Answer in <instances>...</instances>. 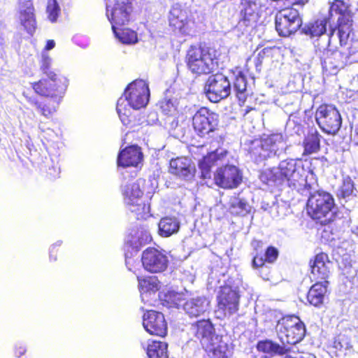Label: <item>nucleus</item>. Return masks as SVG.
I'll return each mask as SVG.
<instances>
[{"instance_id": "a18cd8bd", "label": "nucleus", "mask_w": 358, "mask_h": 358, "mask_svg": "<svg viewBox=\"0 0 358 358\" xmlns=\"http://www.w3.org/2000/svg\"><path fill=\"white\" fill-rule=\"evenodd\" d=\"M46 12L50 22H55L57 20L60 13V8L57 0H48Z\"/></svg>"}, {"instance_id": "b1692460", "label": "nucleus", "mask_w": 358, "mask_h": 358, "mask_svg": "<svg viewBox=\"0 0 358 358\" xmlns=\"http://www.w3.org/2000/svg\"><path fill=\"white\" fill-rule=\"evenodd\" d=\"M169 171L178 178L190 179L194 177L196 169L191 159L181 156L170 160Z\"/></svg>"}, {"instance_id": "c85d7f7f", "label": "nucleus", "mask_w": 358, "mask_h": 358, "mask_svg": "<svg viewBox=\"0 0 358 358\" xmlns=\"http://www.w3.org/2000/svg\"><path fill=\"white\" fill-rule=\"evenodd\" d=\"M231 71L235 76L234 87L236 92V96L238 97L239 105L242 106L245 104L246 100V77L243 71L239 67H235L234 69H232Z\"/></svg>"}, {"instance_id": "0eeeda50", "label": "nucleus", "mask_w": 358, "mask_h": 358, "mask_svg": "<svg viewBox=\"0 0 358 358\" xmlns=\"http://www.w3.org/2000/svg\"><path fill=\"white\" fill-rule=\"evenodd\" d=\"M275 24L278 34L288 37L294 34L301 27L303 20L298 10L292 7L285 8L277 12Z\"/></svg>"}, {"instance_id": "412c9836", "label": "nucleus", "mask_w": 358, "mask_h": 358, "mask_svg": "<svg viewBox=\"0 0 358 358\" xmlns=\"http://www.w3.org/2000/svg\"><path fill=\"white\" fill-rule=\"evenodd\" d=\"M143 326L150 335L159 337H165L167 335V322L160 312L147 310L143 316Z\"/></svg>"}, {"instance_id": "c9c22d12", "label": "nucleus", "mask_w": 358, "mask_h": 358, "mask_svg": "<svg viewBox=\"0 0 358 358\" xmlns=\"http://www.w3.org/2000/svg\"><path fill=\"white\" fill-rule=\"evenodd\" d=\"M158 226L159 234L169 237L179 230L180 223L176 217H165L160 220Z\"/></svg>"}, {"instance_id": "bb28decb", "label": "nucleus", "mask_w": 358, "mask_h": 358, "mask_svg": "<svg viewBox=\"0 0 358 358\" xmlns=\"http://www.w3.org/2000/svg\"><path fill=\"white\" fill-rule=\"evenodd\" d=\"M352 62L350 60L348 55L341 51H328L323 58L322 64L324 67H332L336 69L343 67Z\"/></svg>"}, {"instance_id": "3c124183", "label": "nucleus", "mask_w": 358, "mask_h": 358, "mask_svg": "<svg viewBox=\"0 0 358 358\" xmlns=\"http://www.w3.org/2000/svg\"><path fill=\"white\" fill-rule=\"evenodd\" d=\"M210 152H214L211 157L215 159V163L218 161L223 160L228 155L229 152L227 150H221L216 149L215 150L211 151Z\"/></svg>"}, {"instance_id": "603ef678", "label": "nucleus", "mask_w": 358, "mask_h": 358, "mask_svg": "<svg viewBox=\"0 0 358 358\" xmlns=\"http://www.w3.org/2000/svg\"><path fill=\"white\" fill-rule=\"evenodd\" d=\"M60 245L54 244L52 245L50 250V261L55 262L57 259V255L60 252Z\"/></svg>"}, {"instance_id": "79ce46f5", "label": "nucleus", "mask_w": 358, "mask_h": 358, "mask_svg": "<svg viewBox=\"0 0 358 358\" xmlns=\"http://www.w3.org/2000/svg\"><path fill=\"white\" fill-rule=\"evenodd\" d=\"M116 110L122 123L127 127H132L134 120L131 110L126 107L121 99H119L117 102Z\"/></svg>"}, {"instance_id": "423d86ee", "label": "nucleus", "mask_w": 358, "mask_h": 358, "mask_svg": "<svg viewBox=\"0 0 358 358\" xmlns=\"http://www.w3.org/2000/svg\"><path fill=\"white\" fill-rule=\"evenodd\" d=\"M334 206V199L330 193L316 191L308 197L306 208L311 218L327 224L329 221L326 217L331 212Z\"/></svg>"}, {"instance_id": "cd10ccee", "label": "nucleus", "mask_w": 358, "mask_h": 358, "mask_svg": "<svg viewBox=\"0 0 358 358\" xmlns=\"http://www.w3.org/2000/svg\"><path fill=\"white\" fill-rule=\"evenodd\" d=\"M328 284L323 282L316 281L313 284L307 294V301L308 303L315 307H320L323 303Z\"/></svg>"}, {"instance_id": "a211bd4d", "label": "nucleus", "mask_w": 358, "mask_h": 358, "mask_svg": "<svg viewBox=\"0 0 358 358\" xmlns=\"http://www.w3.org/2000/svg\"><path fill=\"white\" fill-rule=\"evenodd\" d=\"M189 332L195 341H199L203 348L212 347L214 338H218L210 319H201L192 322Z\"/></svg>"}, {"instance_id": "ddd939ff", "label": "nucleus", "mask_w": 358, "mask_h": 358, "mask_svg": "<svg viewBox=\"0 0 358 358\" xmlns=\"http://www.w3.org/2000/svg\"><path fill=\"white\" fill-rule=\"evenodd\" d=\"M214 184L220 188L232 189L243 181L242 171L235 165L225 164L217 167L213 173Z\"/></svg>"}, {"instance_id": "37998d69", "label": "nucleus", "mask_w": 358, "mask_h": 358, "mask_svg": "<svg viewBox=\"0 0 358 358\" xmlns=\"http://www.w3.org/2000/svg\"><path fill=\"white\" fill-rule=\"evenodd\" d=\"M333 346L334 348L340 351L352 348V340L350 335L346 333V331L345 332L339 333L335 337Z\"/></svg>"}, {"instance_id": "6e6552de", "label": "nucleus", "mask_w": 358, "mask_h": 358, "mask_svg": "<svg viewBox=\"0 0 358 358\" xmlns=\"http://www.w3.org/2000/svg\"><path fill=\"white\" fill-rule=\"evenodd\" d=\"M315 120L322 131L335 134L340 129L342 117L336 107L333 104L322 103L315 111Z\"/></svg>"}, {"instance_id": "c03bdc74", "label": "nucleus", "mask_w": 358, "mask_h": 358, "mask_svg": "<svg viewBox=\"0 0 358 358\" xmlns=\"http://www.w3.org/2000/svg\"><path fill=\"white\" fill-rule=\"evenodd\" d=\"M210 352V358H228L229 357V345L223 341H220L217 346L213 345L208 348H205Z\"/></svg>"}, {"instance_id": "6ab92c4d", "label": "nucleus", "mask_w": 358, "mask_h": 358, "mask_svg": "<svg viewBox=\"0 0 358 358\" xmlns=\"http://www.w3.org/2000/svg\"><path fill=\"white\" fill-rule=\"evenodd\" d=\"M169 24L172 31L180 36H189L194 32L195 21L186 10L173 7L169 15Z\"/></svg>"}, {"instance_id": "f8f14e48", "label": "nucleus", "mask_w": 358, "mask_h": 358, "mask_svg": "<svg viewBox=\"0 0 358 358\" xmlns=\"http://www.w3.org/2000/svg\"><path fill=\"white\" fill-rule=\"evenodd\" d=\"M240 297L237 289L231 285L220 286L216 296L217 311L224 317L234 315L239 310Z\"/></svg>"}, {"instance_id": "dca6fc26", "label": "nucleus", "mask_w": 358, "mask_h": 358, "mask_svg": "<svg viewBox=\"0 0 358 358\" xmlns=\"http://www.w3.org/2000/svg\"><path fill=\"white\" fill-rule=\"evenodd\" d=\"M205 92L211 102L217 103L229 96L231 93L230 81L222 73L210 76L206 82Z\"/></svg>"}, {"instance_id": "de8ad7c7", "label": "nucleus", "mask_w": 358, "mask_h": 358, "mask_svg": "<svg viewBox=\"0 0 358 358\" xmlns=\"http://www.w3.org/2000/svg\"><path fill=\"white\" fill-rule=\"evenodd\" d=\"M354 191L353 182L348 180H344L339 189V197L346 198L352 194Z\"/></svg>"}, {"instance_id": "13d9d810", "label": "nucleus", "mask_w": 358, "mask_h": 358, "mask_svg": "<svg viewBox=\"0 0 358 358\" xmlns=\"http://www.w3.org/2000/svg\"><path fill=\"white\" fill-rule=\"evenodd\" d=\"M260 358H270V357H266V356H262V357H260Z\"/></svg>"}, {"instance_id": "7ed1b4c3", "label": "nucleus", "mask_w": 358, "mask_h": 358, "mask_svg": "<svg viewBox=\"0 0 358 358\" xmlns=\"http://www.w3.org/2000/svg\"><path fill=\"white\" fill-rule=\"evenodd\" d=\"M143 182L141 179L127 182L122 190L125 203L137 220H146L151 216L150 204L144 196L142 187Z\"/></svg>"}, {"instance_id": "ea45409f", "label": "nucleus", "mask_w": 358, "mask_h": 358, "mask_svg": "<svg viewBox=\"0 0 358 358\" xmlns=\"http://www.w3.org/2000/svg\"><path fill=\"white\" fill-rule=\"evenodd\" d=\"M138 287L145 292H157L159 288V282L155 276L141 277L137 276Z\"/></svg>"}, {"instance_id": "4d7b16f0", "label": "nucleus", "mask_w": 358, "mask_h": 358, "mask_svg": "<svg viewBox=\"0 0 358 358\" xmlns=\"http://www.w3.org/2000/svg\"><path fill=\"white\" fill-rule=\"evenodd\" d=\"M255 110V108L251 107V106H247V108L245 109V112L243 113V115H246L248 113H249L250 111Z\"/></svg>"}, {"instance_id": "1a4fd4ad", "label": "nucleus", "mask_w": 358, "mask_h": 358, "mask_svg": "<svg viewBox=\"0 0 358 358\" xmlns=\"http://www.w3.org/2000/svg\"><path fill=\"white\" fill-rule=\"evenodd\" d=\"M283 143L280 134H271L265 138L255 139L250 147V153L257 162H261L275 155L278 150V145Z\"/></svg>"}, {"instance_id": "4c0bfd02", "label": "nucleus", "mask_w": 358, "mask_h": 358, "mask_svg": "<svg viewBox=\"0 0 358 358\" xmlns=\"http://www.w3.org/2000/svg\"><path fill=\"white\" fill-rule=\"evenodd\" d=\"M213 153L214 152H208L198 163V166L201 172V178L202 179L211 178V169L216 164L215 159L211 157Z\"/></svg>"}, {"instance_id": "4be33fe9", "label": "nucleus", "mask_w": 358, "mask_h": 358, "mask_svg": "<svg viewBox=\"0 0 358 358\" xmlns=\"http://www.w3.org/2000/svg\"><path fill=\"white\" fill-rule=\"evenodd\" d=\"M17 4L20 24L30 36H33L37 27L34 2L32 0H18Z\"/></svg>"}, {"instance_id": "2f4dec72", "label": "nucleus", "mask_w": 358, "mask_h": 358, "mask_svg": "<svg viewBox=\"0 0 358 358\" xmlns=\"http://www.w3.org/2000/svg\"><path fill=\"white\" fill-rule=\"evenodd\" d=\"M321 136L316 129L310 130L303 141V155L317 152L320 150Z\"/></svg>"}, {"instance_id": "9b49d317", "label": "nucleus", "mask_w": 358, "mask_h": 358, "mask_svg": "<svg viewBox=\"0 0 358 358\" xmlns=\"http://www.w3.org/2000/svg\"><path fill=\"white\" fill-rule=\"evenodd\" d=\"M218 122V114L206 106L200 107L192 117V128L201 138L217 130Z\"/></svg>"}, {"instance_id": "8fccbe9b", "label": "nucleus", "mask_w": 358, "mask_h": 358, "mask_svg": "<svg viewBox=\"0 0 358 358\" xmlns=\"http://www.w3.org/2000/svg\"><path fill=\"white\" fill-rule=\"evenodd\" d=\"M161 108L166 113H171L176 110L173 102L171 99H164L161 102Z\"/></svg>"}, {"instance_id": "09e8293b", "label": "nucleus", "mask_w": 358, "mask_h": 358, "mask_svg": "<svg viewBox=\"0 0 358 358\" xmlns=\"http://www.w3.org/2000/svg\"><path fill=\"white\" fill-rule=\"evenodd\" d=\"M45 177L48 180L53 181L59 177V169L55 166H49L46 168Z\"/></svg>"}, {"instance_id": "5701e85b", "label": "nucleus", "mask_w": 358, "mask_h": 358, "mask_svg": "<svg viewBox=\"0 0 358 358\" xmlns=\"http://www.w3.org/2000/svg\"><path fill=\"white\" fill-rule=\"evenodd\" d=\"M331 261L327 253L320 252L309 260L310 273L314 280L329 284L327 280L330 275Z\"/></svg>"}, {"instance_id": "7c9ffc66", "label": "nucleus", "mask_w": 358, "mask_h": 358, "mask_svg": "<svg viewBox=\"0 0 358 358\" xmlns=\"http://www.w3.org/2000/svg\"><path fill=\"white\" fill-rule=\"evenodd\" d=\"M243 8L241 10L239 22L248 27L255 23L258 19L257 6L256 3L246 1L242 3Z\"/></svg>"}, {"instance_id": "f704fd0d", "label": "nucleus", "mask_w": 358, "mask_h": 358, "mask_svg": "<svg viewBox=\"0 0 358 358\" xmlns=\"http://www.w3.org/2000/svg\"><path fill=\"white\" fill-rule=\"evenodd\" d=\"M327 20L324 17L310 22L302 28V33L310 37L320 36L326 32Z\"/></svg>"}, {"instance_id": "f03ea898", "label": "nucleus", "mask_w": 358, "mask_h": 358, "mask_svg": "<svg viewBox=\"0 0 358 358\" xmlns=\"http://www.w3.org/2000/svg\"><path fill=\"white\" fill-rule=\"evenodd\" d=\"M310 161L301 159H287L280 162L274 172V180L282 184L287 182L289 187L296 188L303 185L306 173L311 172Z\"/></svg>"}, {"instance_id": "a878e982", "label": "nucleus", "mask_w": 358, "mask_h": 358, "mask_svg": "<svg viewBox=\"0 0 358 358\" xmlns=\"http://www.w3.org/2000/svg\"><path fill=\"white\" fill-rule=\"evenodd\" d=\"M347 7L343 0H334L331 6V10L340 14L338 19V32L340 37L348 36L352 30V21L349 19V15L345 14Z\"/></svg>"}, {"instance_id": "72a5a7b5", "label": "nucleus", "mask_w": 358, "mask_h": 358, "mask_svg": "<svg viewBox=\"0 0 358 358\" xmlns=\"http://www.w3.org/2000/svg\"><path fill=\"white\" fill-rule=\"evenodd\" d=\"M27 101L31 104L36 106L40 113L47 117L50 118L52 117L53 113L56 111L57 107L58 106L61 100L51 99L48 101L39 102L37 100L27 98Z\"/></svg>"}, {"instance_id": "e433bc0d", "label": "nucleus", "mask_w": 358, "mask_h": 358, "mask_svg": "<svg viewBox=\"0 0 358 358\" xmlns=\"http://www.w3.org/2000/svg\"><path fill=\"white\" fill-rule=\"evenodd\" d=\"M115 37L123 44L134 45L138 41L137 33L129 28L117 27L113 31Z\"/></svg>"}, {"instance_id": "2eb2a0df", "label": "nucleus", "mask_w": 358, "mask_h": 358, "mask_svg": "<svg viewBox=\"0 0 358 358\" xmlns=\"http://www.w3.org/2000/svg\"><path fill=\"white\" fill-rule=\"evenodd\" d=\"M133 13V0H114L110 9L107 6L106 16L111 24L112 30L129 24Z\"/></svg>"}, {"instance_id": "473e14b6", "label": "nucleus", "mask_w": 358, "mask_h": 358, "mask_svg": "<svg viewBox=\"0 0 358 358\" xmlns=\"http://www.w3.org/2000/svg\"><path fill=\"white\" fill-rule=\"evenodd\" d=\"M167 348L166 342L151 340L148 342L146 353L149 358H169Z\"/></svg>"}, {"instance_id": "f3484780", "label": "nucleus", "mask_w": 358, "mask_h": 358, "mask_svg": "<svg viewBox=\"0 0 358 358\" xmlns=\"http://www.w3.org/2000/svg\"><path fill=\"white\" fill-rule=\"evenodd\" d=\"M141 263L143 268L150 273L165 271L169 265V258L164 250L148 247L142 252Z\"/></svg>"}, {"instance_id": "393cba45", "label": "nucleus", "mask_w": 358, "mask_h": 358, "mask_svg": "<svg viewBox=\"0 0 358 358\" xmlns=\"http://www.w3.org/2000/svg\"><path fill=\"white\" fill-rule=\"evenodd\" d=\"M141 147L136 145L127 146L121 150L117 157V165L123 168L136 167L143 161Z\"/></svg>"}, {"instance_id": "f257e3e1", "label": "nucleus", "mask_w": 358, "mask_h": 358, "mask_svg": "<svg viewBox=\"0 0 358 358\" xmlns=\"http://www.w3.org/2000/svg\"><path fill=\"white\" fill-rule=\"evenodd\" d=\"M185 63L188 71L196 76L209 75L218 68L216 50L202 43L189 47L185 56Z\"/></svg>"}, {"instance_id": "49530a36", "label": "nucleus", "mask_w": 358, "mask_h": 358, "mask_svg": "<svg viewBox=\"0 0 358 358\" xmlns=\"http://www.w3.org/2000/svg\"><path fill=\"white\" fill-rule=\"evenodd\" d=\"M231 208L234 210L233 213L237 215L243 216L250 211L248 203L243 199H237L236 202L231 203Z\"/></svg>"}, {"instance_id": "9d476101", "label": "nucleus", "mask_w": 358, "mask_h": 358, "mask_svg": "<svg viewBox=\"0 0 358 358\" xmlns=\"http://www.w3.org/2000/svg\"><path fill=\"white\" fill-rule=\"evenodd\" d=\"M166 298L169 307L178 308L182 305L185 313L190 318L203 315L208 310L209 306V302L204 296L190 299L184 303H182L183 301L182 295L178 293H169L166 295Z\"/></svg>"}, {"instance_id": "20e7f679", "label": "nucleus", "mask_w": 358, "mask_h": 358, "mask_svg": "<svg viewBox=\"0 0 358 358\" xmlns=\"http://www.w3.org/2000/svg\"><path fill=\"white\" fill-rule=\"evenodd\" d=\"M278 337L282 345H293L303 340L306 326L296 315H286L277 324Z\"/></svg>"}, {"instance_id": "39448f33", "label": "nucleus", "mask_w": 358, "mask_h": 358, "mask_svg": "<svg viewBox=\"0 0 358 358\" xmlns=\"http://www.w3.org/2000/svg\"><path fill=\"white\" fill-rule=\"evenodd\" d=\"M69 81L63 75L45 76L38 81L31 83V85L36 94L50 98L62 100L67 89Z\"/></svg>"}, {"instance_id": "5fc2aeb1", "label": "nucleus", "mask_w": 358, "mask_h": 358, "mask_svg": "<svg viewBox=\"0 0 358 358\" xmlns=\"http://www.w3.org/2000/svg\"><path fill=\"white\" fill-rule=\"evenodd\" d=\"M55 46V43L54 41V40H48L47 42H46V44H45V50H50L52 48H54Z\"/></svg>"}, {"instance_id": "a19ab883", "label": "nucleus", "mask_w": 358, "mask_h": 358, "mask_svg": "<svg viewBox=\"0 0 358 358\" xmlns=\"http://www.w3.org/2000/svg\"><path fill=\"white\" fill-rule=\"evenodd\" d=\"M40 71L45 76H53V75H62L59 70L52 68V59L47 53H42L40 61Z\"/></svg>"}, {"instance_id": "58836bf2", "label": "nucleus", "mask_w": 358, "mask_h": 358, "mask_svg": "<svg viewBox=\"0 0 358 358\" xmlns=\"http://www.w3.org/2000/svg\"><path fill=\"white\" fill-rule=\"evenodd\" d=\"M275 52V47H266L260 50L255 59L256 70L260 71L263 64L272 62Z\"/></svg>"}, {"instance_id": "aec40b11", "label": "nucleus", "mask_w": 358, "mask_h": 358, "mask_svg": "<svg viewBox=\"0 0 358 358\" xmlns=\"http://www.w3.org/2000/svg\"><path fill=\"white\" fill-rule=\"evenodd\" d=\"M251 245L255 252L252 260V266L254 268L263 267L266 264H273L278 258L279 251L273 245L268 246L264 253H262L264 243L261 240H252Z\"/></svg>"}, {"instance_id": "4468645a", "label": "nucleus", "mask_w": 358, "mask_h": 358, "mask_svg": "<svg viewBox=\"0 0 358 358\" xmlns=\"http://www.w3.org/2000/svg\"><path fill=\"white\" fill-rule=\"evenodd\" d=\"M124 94L131 108L140 110L148 103L150 99L148 85L143 80H135L127 85Z\"/></svg>"}, {"instance_id": "864d4df0", "label": "nucleus", "mask_w": 358, "mask_h": 358, "mask_svg": "<svg viewBox=\"0 0 358 358\" xmlns=\"http://www.w3.org/2000/svg\"><path fill=\"white\" fill-rule=\"evenodd\" d=\"M26 351V348L23 345H20L15 347V355L17 357H20L21 356L24 355Z\"/></svg>"}, {"instance_id": "6e6d98bb", "label": "nucleus", "mask_w": 358, "mask_h": 358, "mask_svg": "<svg viewBox=\"0 0 358 358\" xmlns=\"http://www.w3.org/2000/svg\"><path fill=\"white\" fill-rule=\"evenodd\" d=\"M354 141L358 145V124L356 126L354 134Z\"/></svg>"}, {"instance_id": "c756f323", "label": "nucleus", "mask_w": 358, "mask_h": 358, "mask_svg": "<svg viewBox=\"0 0 358 358\" xmlns=\"http://www.w3.org/2000/svg\"><path fill=\"white\" fill-rule=\"evenodd\" d=\"M256 348L259 352L278 355H286L291 350L290 347L280 345L268 339L258 341Z\"/></svg>"}]
</instances>
